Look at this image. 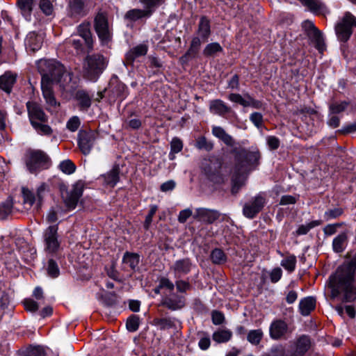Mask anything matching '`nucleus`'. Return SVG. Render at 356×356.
<instances>
[{"label":"nucleus","mask_w":356,"mask_h":356,"mask_svg":"<svg viewBox=\"0 0 356 356\" xmlns=\"http://www.w3.org/2000/svg\"><path fill=\"white\" fill-rule=\"evenodd\" d=\"M200 50V47L197 46H195L193 44H190L189 48L186 51V53L181 56L179 58V61L181 63L184 64L188 61L194 59L198 56L199 52Z\"/></svg>","instance_id":"nucleus-40"},{"label":"nucleus","mask_w":356,"mask_h":356,"mask_svg":"<svg viewBox=\"0 0 356 356\" xmlns=\"http://www.w3.org/2000/svg\"><path fill=\"white\" fill-rule=\"evenodd\" d=\"M43 35L35 31L29 33L25 39V46L27 51H38L43 43Z\"/></svg>","instance_id":"nucleus-21"},{"label":"nucleus","mask_w":356,"mask_h":356,"mask_svg":"<svg viewBox=\"0 0 356 356\" xmlns=\"http://www.w3.org/2000/svg\"><path fill=\"white\" fill-rule=\"evenodd\" d=\"M97 139V133L94 131L80 130L77 136L78 146L84 155L90 153Z\"/></svg>","instance_id":"nucleus-13"},{"label":"nucleus","mask_w":356,"mask_h":356,"mask_svg":"<svg viewBox=\"0 0 356 356\" xmlns=\"http://www.w3.org/2000/svg\"><path fill=\"white\" fill-rule=\"evenodd\" d=\"M347 244V233L341 232L334 238L332 241V250L336 253H341L346 249Z\"/></svg>","instance_id":"nucleus-30"},{"label":"nucleus","mask_w":356,"mask_h":356,"mask_svg":"<svg viewBox=\"0 0 356 356\" xmlns=\"http://www.w3.org/2000/svg\"><path fill=\"white\" fill-rule=\"evenodd\" d=\"M343 211L341 208H334L326 211L324 213V218L325 220H330L337 218L343 213Z\"/></svg>","instance_id":"nucleus-60"},{"label":"nucleus","mask_w":356,"mask_h":356,"mask_svg":"<svg viewBox=\"0 0 356 356\" xmlns=\"http://www.w3.org/2000/svg\"><path fill=\"white\" fill-rule=\"evenodd\" d=\"M350 101H334L330 103L328 106V111L332 113L340 114L341 113L345 111L346 108L350 105Z\"/></svg>","instance_id":"nucleus-41"},{"label":"nucleus","mask_w":356,"mask_h":356,"mask_svg":"<svg viewBox=\"0 0 356 356\" xmlns=\"http://www.w3.org/2000/svg\"><path fill=\"white\" fill-rule=\"evenodd\" d=\"M79 35L84 40L89 49H92L93 40L88 23H82L77 27Z\"/></svg>","instance_id":"nucleus-27"},{"label":"nucleus","mask_w":356,"mask_h":356,"mask_svg":"<svg viewBox=\"0 0 356 356\" xmlns=\"http://www.w3.org/2000/svg\"><path fill=\"white\" fill-rule=\"evenodd\" d=\"M301 3L307 7L309 10L315 15L323 13L325 10V5L319 0H299Z\"/></svg>","instance_id":"nucleus-35"},{"label":"nucleus","mask_w":356,"mask_h":356,"mask_svg":"<svg viewBox=\"0 0 356 356\" xmlns=\"http://www.w3.org/2000/svg\"><path fill=\"white\" fill-rule=\"evenodd\" d=\"M157 210H158V207L156 205L151 204L149 206V213L147 215L145 222H144V224H143V227H144L145 229H146V230L149 229V228L152 224L153 217L155 215Z\"/></svg>","instance_id":"nucleus-58"},{"label":"nucleus","mask_w":356,"mask_h":356,"mask_svg":"<svg viewBox=\"0 0 356 356\" xmlns=\"http://www.w3.org/2000/svg\"><path fill=\"white\" fill-rule=\"evenodd\" d=\"M46 271L47 275L52 278H57L60 275V268L56 261L53 259H49L46 266Z\"/></svg>","instance_id":"nucleus-44"},{"label":"nucleus","mask_w":356,"mask_h":356,"mask_svg":"<svg viewBox=\"0 0 356 356\" xmlns=\"http://www.w3.org/2000/svg\"><path fill=\"white\" fill-rule=\"evenodd\" d=\"M165 0H139L143 5L144 10L148 11V15L151 17L156 10L165 3Z\"/></svg>","instance_id":"nucleus-39"},{"label":"nucleus","mask_w":356,"mask_h":356,"mask_svg":"<svg viewBox=\"0 0 356 356\" xmlns=\"http://www.w3.org/2000/svg\"><path fill=\"white\" fill-rule=\"evenodd\" d=\"M15 81L16 76L11 72H7L0 76V88L10 93Z\"/></svg>","instance_id":"nucleus-34"},{"label":"nucleus","mask_w":356,"mask_h":356,"mask_svg":"<svg viewBox=\"0 0 356 356\" xmlns=\"http://www.w3.org/2000/svg\"><path fill=\"white\" fill-rule=\"evenodd\" d=\"M196 35L202 38L203 42H207L211 34V20L207 16H202L197 24V29L195 31Z\"/></svg>","instance_id":"nucleus-22"},{"label":"nucleus","mask_w":356,"mask_h":356,"mask_svg":"<svg viewBox=\"0 0 356 356\" xmlns=\"http://www.w3.org/2000/svg\"><path fill=\"white\" fill-rule=\"evenodd\" d=\"M94 27L98 38L103 44H108L112 38V29L104 13H98L94 19Z\"/></svg>","instance_id":"nucleus-9"},{"label":"nucleus","mask_w":356,"mask_h":356,"mask_svg":"<svg viewBox=\"0 0 356 356\" xmlns=\"http://www.w3.org/2000/svg\"><path fill=\"white\" fill-rule=\"evenodd\" d=\"M211 259L215 264H222L227 261V256L220 248H215L211 251Z\"/></svg>","instance_id":"nucleus-48"},{"label":"nucleus","mask_w":356,"mask_h":356,"mask_svg":"<svg viewBox=\"0 0 356 356\" xmlns=\"http://www.w3.org/2000/svg\"><path fill=\"white\" fill-rule=\"evenodd\" d=\"M88 12L87 0H67L65 15V18L71 23L78 22Z\"/></svg>","instance_id":"nucleus-7"},{"label":"nucleus","mask_w":356,"mask_h":356,"mask_svg":"<svg viewBox=\"0 0 356 356\" xmlns=\"http://www.w3.org/2000/svg\"><path fill=\"white\" fill-rule=\"evenodd\" d=\"M266 199L263 194L259 193L254 196L251 201L245 204L243 212L245 217L253 218L264 208Z\"/></svg>","instance_id":"nucleus-14"},{"label":"nucleus","mask_w":356,"mask_h":356,"mask_svg":"<svg viewBox=\"0 0 356 356\" xmlns=\"http://www.w3.org/2000/svg\"><path fill=\"white\" fill-rule=\"evenodd\" d=\"M192 262L188 258L178 259L170 266L175 274V277L179 278L188 274L191 270Z\"/></svg>","instance_id":"nucleus-19"},{"label":"nucleus","mask_w":356,"mask_h":356,"mask_svg":"<svg viewBox=\"0 0 356 356\" xmlns=\"http://www.w3.org/2000/svg\"><path fill=\"white\" fill-rule=\"evenodd\" d=\"M341 117L335 113L328 111V117L327 120V125L331 128H337L340 124Z\"/></svg>","instance_id":"nucleus-61"},{"label":"nucleus","mask_w":356,"mask_h":356,"mask_svg":"<svg viewBox=\"0 0 356 356\" xmlns=\"http://www.w3.org/2000/svg\"><path fill=\"white\" fill-rule=\"evenodd\" d=\"M30 122L36 132L42 136H50L52 129L46 124L48 118L39 104L35 102L26 103Z\"/></svg>","instance_id":"nucleus-4"},{"label":"nucleus","mask_w":356,"mask_h":356,"mask_svg":"<svg viewBox=\"0 0 356 356\" xmlns=\"http://www.w3.org/2000/svg\"><path fill=\"white\" fill-rule=\"evenodd\" d=\"M58 225H49L43 232L44 250L47 254L56 253L60 248Z\"/></svg>","instance_id":"nucleus-11"},{"label":"nucleus","mask_w":356,"mask_h":356,"mask_svg":"<svg viewBox=\"0 0 356 356\" xmlns=\"http://www.w3.org/2000/svg\"><path fill=\"white\" fill-rule=\"evenodd\" d=\"M162 305L169 309L177 310L185 305V298L183 296L173 293L165 297L162 300Z\"/></svg>","instance_id":"nucleus-23"},{"label":"nucleus","mask_w":356,"mask_h":356,"mask_svg":"<svg viewBox=\"0 0 356 356\" xmlns=\"http://www.w3.org/2000/svg\"><path fill=\"white\" fill-rule=\"evenodd\" d=\"M263 356H288V349L285 350V348L281 345H274L271 347L269 353Z\"/></svg>","instance_id":"nucleus-53"},{"label":"nucleus","mask_w":356,"mask_h":356,"mask_svg":"<svg viewBox=\"0 0 356 356\" xmlns=\"http://www.w3.org/2000/svg\"><path fill=\"white\" fill-rule=\"evenodd\" d=\"M200 341L198 342L199 348L202 350H207L211 345L210 336L208 333L200 332L198 333Z\"/></svg>","instance_id":"nucleus-55"},{"label":"nucleus","mask_w":356,"mask_h":356,"mask_svg":"<svg viewBox=\"0 0 356 356\" xmlns=\"http://www.w3.org/2000/svg\"><path fill=\"white\" fill-rule=\"evenodd\" d=\"M322 223L321 220H312L309 222H307L305 224L301 225L298 227L296 230V233L298 235H305L307 234L312 229L319 226Z\"/></svg>","instance_id":"nucleus-46"},{"label":"nucleus","mask_w":356,"mask_h":356,"mask_svg":"<svg viewBox=\"0 0 356 356\" xmlns=\"http://www.w3.org/2000/svg\"><path fill=\"white\" fill-rule=\"evenodd\" d=\"M289 331L286 322L282 319L273 320L269 327V336L273 340L285 338Z\"/></svg>","instance_id":"nucleus-17"},{"label":"nucleus","mask_w":356,"mask_h":356,"mask_svg":"<svg viewBox=\"0 0 356 356\" xmlns=\"http://www.w3.org/2000/svg\"><path fill=\"white\" fill-rule=\"evenodd\" d=\"M39 7L42 12L47 16L54 14V8L51 0H40Z\"/></svg>","instance_id":"nucleus-54"},{"label":"nucleus","mask_w":356,"mask_h":356,"mask_svg":"<svg viewBox=\"0 0 356 356\" xmlns=\"http://www.w3.org/2000/svg\"><path fill=\"white\" fill-rule=\"evenodd\" d=\"M220 217V213L216 210L207 208H197L193 215V218L198 221L212 224Z\"/></svg>","instance_id":"nucleus-18"},{"label":"nucleus","mask_w":356,"mask_h":356,"mask_svg":"<svg viewBox=\"0 0 356 356\" xmlns=\"http://www.w3.org/2000/svg\"><path fill=\"white\" fill-rule=\"evenodd\" d=\"M75 99L79 103V109L86 111L92 104L91 97L84 90H78L75 95Z\"/></svg>","instance_id":"nucleus-29"},{"label":"nucleus","mask_w":356,"mask_h":356,"mask_svg":"<svg viewBox=\"0 0 356 356\" xmlns=\"http://www.w3.org/2000/svg\"><path fill=\"white\" fill-rule=\"evenodd\" d=\"M147 52V47L145 44H138L128 51L126 54L127 60L133 62L136 58L145 56Z\"/></svg>","instance_id":"nucleus-38"},{"label":"nucleus","mask_w":356,"mask_h":356,"mask_svg":"<svg viewBox=\"0 0 356 356\" xmlns=\"http://www.w3.org/2000/svg\"><path fill=\"white\" fill-rule=\"evenodd\" d=\"M354 28H356V17L347 12L335 26L338 40L343 42H347L353 34Z\"/></svg>","instance_id":"nucleus-8"},{"label":"nucleus","mask_w":356,"mask_h":356,"mask_svg":"<svg viewBox=\"0 0 356 356\" xmlns=\"http://www.w3.org/2000/svg\"><path fill=\"white\" fill-rule=\"evenodd\" d=\"M139 325L140 318L136 315H131L127 320L126 327L129 332H136L138 329Z\"/></svg>","instance_id":"nucleus-52"},{"label":"nucleus","mask_w":356,"mask_h":356,"mask_svg":"<svg viewBox=\"0 0 356 356\" xmlns=\"http://www.w3.org/2000/svg\"><path fill=\"white\" fill-rule=\"evenodd\" d=\"M232 337V332L229 330H218L213 334V339L217 343H226Z\"/></svg>","instance_id":"nucleus-43"},{"label":"nucleus","mask_w":356,"mask_h":356,"mask_svg":"<svg viewBox=\"0 0 356 356\" xmlns=\"http://www.w3.org/2000/svg\"><path fill=\"white\" fill-rule=\"evenodd\" d=\"M281 266L289 272H293L296 266V257L294 255H290L281 261Z\"/></svg>","instance_id":"nucleus-56"},{"label":"nucleus","mask_w":356,"mask_h":356,"mask_svg":"<svg viewBox=\"0 0 356 356\" xmlns=\"http://www.w3.org/2000/svg\"><path fill=\"white\" fill-rule=\"evenodd\" d=\"M104 179V184L113 188L120 180V168L115 165L113 168L104 175H102Z\"/></svg>","instance_id":"nucleus-26"},{"label":"nucleus","mask_w":356,"mask_h":356,"mask_svg":"<svg viewBox=\"0 0 356 356\" xmlns=\"http://www.w3.org/2000/svg\"><path fill=\"white\" fill-rule=\"evenodd\" d=\"M33 0H18V6L26 17L30 16L33 9Z\"/></svg>","instance_id":"nucleus-51"},{"label":"nucleus","mask_w":356,"mask_h":356,"mask_svg":"<svg viewBox=\"0 0 356 356\" xmlns=\"http://www.w3.org/2000/svg\"><path fill=\"white\" fill-rule=\"evenodd\" d=\"M13 206V201L10 198L0 204V220L6 219L11 213Z\"/></svg>","instance_id":"nucleus-47"},{"label":"nucleus","mask_w":356,"mask_h":356,"mask_svg":"<svg viewBox=\"0 0 356 356\" xmlns=\"http://www.w3.org/2000/svg\"><path fill=\"white\" fill-rule=\"evenodd\" d=\"M122 262L125 266L131 270H136L140 262V256L137 253L126 252L122 258Z\"/></svg>","instance_id":"nucleus-36"},{"label":"nucleus","mask_w":356,"mask_h":356,"mask_svg":"<svg viewBox=\"0 0 356 356\" xmlns=\"http://www.w3.org/2000/svg\"><path fill=\"white\" fill-rule=\"evenodd\" d=\"M80 124L79 118L77 116H73L67 122L66 127L68 130L74 132L79 129Z\"/></svg>","instance_id":"nucleus-64"},{"label":"nucleus","mask_w":356,"mask_h":356,"mask_svg":"<svg viewBox=\"0 0 356 356\" xmlns=\"http://www.w3.org/2000/svg\"><path fill=\"white\" fill-rule=\"evenodd\" d=\"M83 186L81 183H76L73 185L72 189L63 196L65 204L69 209H73L76 207L79 198L82 196Z\"/></svg>","instance_id":"nucleus-16"},{"label":"nucleus","mask_w":356,"mask_h":356,"mask_svg":"<svg viewBox=\"0 0 356 356\" xmlns=\"http://www.w3.org/2000/svg\"><path fill=\"white\" fill-rule=\"evenodd\" d=\"M212 134L228 147H234L236 145L234 138L227 134L226 131L220 126H213L211 129Z\"/></svg>","instance_id":"nucleus-24"},{"label":"nucleus","mask_w":356,"mask_h":356,"mask_svg":"<svg viewBox=\"0 0 356 356\" xmlns=\"http://www.w3.org/2000/svg\"><path fill=\"white\" fill-rule=\"evenodd\" d=\"M234 168L232 178V192L236 193L244 185L245 177L243 172L248 169L257 165L260 159V153L257 149H234Z\"/></svg>","instance_id":"nucleus-3"},{"label":"nucleus","mask_w":356,"mask_h":356,"mask_svg":"<svg viewBox=\"0 0 356 356\" xmlns=\"http://www.w3.org/2000/svg\"><path fill=\"white\" fill-rule=\"evenodd\" d=\"M49 192V185L42 183L36 189V194L27 188H22L23 204L26 209H31L34 204L37 209H40L44 198Z\"/></svg>","instance_id":"nucleus-6"},{"label":"nucleus","mask_w":356,"mask_h":356,"mask_svg":"<svg viewBox=\"0 0 356 356\" xmlns=\"http://www.w3.org/2000/svg\"><path fill=\"white\" fill-rule=\"evenodd\" d=\"M222 51L223 49L218 42H211L206 45L203 50V54L206 57H213Z\"/></svg>","instance_id":"nucleus-42"},{"label":"nucleus","mask_w":356,"mask_h":356,"mask_svg":"<svg viewBox=\"0 0 356 356\" xmlns=\"http://www.w3.org/2000/svg\"><path fill=\"white\" fill-rule=\"evenodd\" d=\"M228 99L232 102L238 104L244 107H248V98L245 96L243 97L240 94L231 93L228 96Z\"/></svg>","instance_id":"nucleus-59"},{"label":"nucleus","mask_w":356,"mask_h":356,"mask_svg":"<svg viewBox=\"0 0 356 356\" xmlns=\"http://www.w3.org/2000/svg\"><path fill=\"white\" fill-rule=\"evenodd\" d=\"M60 170L67 175H71L76 170V165L71 160H65L60 162L59 164Z\"/></svg>","instance_id":"nucleus-57"},{"label":"nucleus","mask_w":356,"mask_h":356,"mask_svg":"<svg viewBox=\"0 0 356 356\" xmlns=\"http://www.w3.org/2000/svg\"><path fill=\"white\" fill-rule=\"evenodd\" d=\"M65 44L67 46L73 47L75 49L76 54H79L82 51V40L81 39H76L72 37L66 40Z\"/></svg>","instance_id":"nucleus-62"},{"label":"nucleus","mask_w":356,"mask_h":356,"mask_svg":"<svg viewBox=\"0 0 356 356\" xmlns=\"http://www.w3.org/2000/svg\"><path fill=\"white\" fill-rule=\"evenodd\" d=\"M302 28L307 35L316 43L318 49L321 50L322 34L310 20H305L302 23Z\"/></svg>","instance_id":"nucleus-20"},{"label":"nucleus","mask_w":356,"mask_h":356,"mask_svg":"<svg viewBox=\"0 0 356 356\" xmlns=\"http://www.w3.org/2000/svg\"><path fill=\"white\" fill-rule=\"evenodd\" d=\"M107 61L104 56L97 54L88 55L83 64V75L90 81H96L106 69Z\"/></svg>","instance_id":"nucleus-5"},{"label":"nucleus","mask_w":356,"mask_h":356,"mask_svg":"<svg viewBox=\"0 0 356 356\" xmlns=\"http://www.w3.org/2000/svg\"><path fill=\"white\" fill-rule=\"evenodd\" d=\"M149 12L144 9L133 8L128 10L124 15V19L130 22H134L142 19H147L150 17L148 15Z\"/></svg>","instance_id":"nucleus-32"},{"label":"nucleus","mask_w":356,"mask_h":356,"mask_svg":"<svg viewBox=\"0 0 356 356\" xmlns=\"http://www.w3.org/2000/svg\"><path fill=\"white\" fill-rule=\"evenodd\" d=\"M42 83H56L66 92H72L76 88L73 74L66 70L63 64L55 59H41L37 63Z\"/></svg>","instance_id":"nucleus-1"},{"label":"nucleus","mask_w":356,"mask_h":356,"mask_svg":"<svg viewBox=\"0 0 356 356\" xmlns=\"http://www.w3.org/2000/svg\"><path fill=\"white\" fill-rule=\"evenodd\" d=\"M203 170L207 177L216 184L223 183L227 177L222 173V165L218 162H210L203 168Z\"/></svg>","instance_id":"nucleus-15"},{"label":"nucleus","mask_w":356,"mask_h":356,"mask_svg":"<svg viewBox=\"0 0 356 356\" xmlns=\"http://www.w3.org/2000/svg\"><path fill=\"white\" fill-rule=\"evenodd\" d=\"M195 147L198 149H204L210 152L213 149V143L207 139L205 136H200L195 140Z\"/></svg>","instance_id":"nucleus-45"},{"label":"nucleus","mask_w":356,"mask_h":356,"mask_svg":"<svg viewBox=\"0 0 356 356\" xmlns=\"http://www.w3.org/2000/svg\"><path fill=\"white\" fill-rule=\"evenodd\" d=\"M210 111L213 114L224 116L231 111V108L227 106L223 101L216 99L211 102Z\"/></svg>","instance_id":"nucleus-33"},{"label":"nucleus","mask_w":356,"mask_h":356,"mask_svg":"<svg viewBox=\"0 0 356 356\" xmlns=\"http://www.w3.org/2000/svg\"><path fill=\"white\" fill-rule=\"evenodd\" d=\"M313 343L309 336L300 335L291 342L288 348V356H309V351Z\"/></svg>","instance_id":"nucleus-10"},{"label":"nucleus","mask_w":356,"mask_h":356,"mask_svg":"<svg viewBox=\"0 0 356 356\" xmlns=\"http://www.w3.org/2000/svg\"><path fill=\"white\" fill-rule=\"evenodd\" d=\"M54 83H42L41 82V89L42 92V95L47 102V104L55 106L57 104V102L54 97V94L53 92L52 86Z\"/></svg>","instance_id":"nucleus-31"},{"label":"nucleus","mask_w":356,"mask_h":356,"mask_svg":"<svg viewBox=\"0 0 356 356\" xmlns=\"http://www.w3.org/2000/svg\"><path fill=\"white\" fill-rule=\"evenodd\" d=\"M316 305V300L314 297L304 298L299 302V312L302 316H307L315 309Z\"/></svg>","instance_id":"nucleus-25"},{"label":"nucleus","mask_w":356,"mask_h":356,"mask_svg":"<svg viewBox=\"0 0 356 356\" xmlns=\"http://www.w3.org/2000/svg\"><path fill=\"white\" fill-rule=\"evenodd\" d=\"M24 356H46V352L40 346H31L24 350Z\"/></svg>","instance_id":"nucleus-50"},{"label":"nucleus","mask_w":356,"mask_h":356,"mask_svg":"<svg viewBox=\"0 0 356 356\" xmlns=\"http://www.w3.org/2000/svg\"><path fill=\"white\" fill-rule=\"evenodd\" d=\"M250 120L258 129L263 127V115L259 112H254L250 115Z\"/></svg>","instance_id":"nucleus-63"},{"label":"nucleus","mask_w":356,"mask_h":356,"mask_svg":"<svg viewBox=\"0 0 356 356\" xmlns=\"http://www.w3.org/2000/svg\"><path fill=\"white\" fill-rule=\"evenodd\" d=\"M263 332L261 329L250 330L247 336L248 341L252 345H258L263 338Z\"/></svg>","instance_id":"nucleus-49"},{"label":"nucleus","mask_w":356,"mask_h":356,"mask_svg":"<svg viewBox=\"0 0 356 356\" xmlns=\"http://www.w3.org/2000/svg\"><path fill=\"white\" fill-rule=\"evenodd\" d=\"M12 296L3 291L0 298V308L3 310V314L11 313L15 306L12 302Z\"/></svg>","instance_id":"nucleus-37"},{"label":"nucleus","mask_w":356,"mask_h":356,"mask_svg":"<svg viewBox=\"0 0 356 356\" xmlns=\"http://www.w3.org/2000/svg\"><path fill=\"white\" fill-rule=\"evenodd\" d=\"M47 155L40 150H31L26 153V165L31 173L36 172L48 162Z\"/></svg>","instance_id":"nucleus-12"},{"label":"nucleus","mask_w":356,"mask_h":356,"mask_svg":"<svg viewBox=\"0 0 356 356\" xmlns=\"http://www.w3.org/2000/svg\"><path fill=\"white\" fill-rule=\"evenodd\" d=\"M356 270V254L351 260L338 267L336 273L330 277V286L333 298L343 293L344 302H353L356 299V288L353 284Z\"/></svg>","instance_id":"nucleus-2"},{"label":"nucleus","mask_w":356,"mask_h":356,"mask_svg":"<svg viewBox=\"0 0 356 356\" xmlns=\"http://www.w3.org/2000/svg\"><path fill=\"white\" fill-rule=\"evenodd\" d=\"M154 323L160 330H169L171 328L177 329L180 325L178 319L174 317H164L155 319Z\"/></svg>","instance_id":"nucleus-28"}]
</instances>
